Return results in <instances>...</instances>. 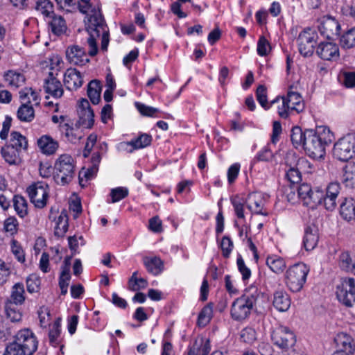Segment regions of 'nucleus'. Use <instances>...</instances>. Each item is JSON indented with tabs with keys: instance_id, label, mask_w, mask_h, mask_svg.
<instances>
[{
	"instance_id": "f257e3e1",
	"label": "nucleus",
	"mask_w": 355,
	"mask_h": 355,
	"mask_svg": "<svg viewBox=\"0 0 355 355\" xmlns=\"http://www.w3.org/2000/svg\"><path fill=\"white\" fill-rule=\"evenodd\" d=\"M333 139V133L329 128L320 127L316 131L308 130L303 148L309 157L319 159L324 157L325 148Z\"/></svg>"
},
{
	"instance_id": "f03ea898",
	"label": "nucleus",
	"mask_w": 355,
	"mask_h": 355,
	"mask_svg": "<svg viewBox=\"0 0 355 355\" xmlns=\"http://www.w3.org/2000/svg\"><path fill=\"white\" fill-rule=\"evenodd\" d=\"M54 168L55 179L58 184L64 185L70 182L75 174L74 160L68 154L61 155L55 161Z\"/></svg>"
},
{
	"instance_id": "7ed1b4c3",
	"label": "nucleus",
	"mask_w": 355,
	"mask_h": 355,
	"mask_svg": "<svg viewBox=\"0 0 355 355\" xmlns=\"http://www.w3.org/2000/svg\"><path fill=\"white\" fill-rule=\"evenodd\" d=\"M309 269L304 263H297L290 267L286 272V284L292 292H298L306 282Z\"/></svg>"
},
{
	"instance_id": "20e7f679",
	"label": "nucleus",
	"mask_w": 355,
	"mask_h": 355,
	"mask_svg": "<svg viewBox=\"0 0 355 355\" xmlns=\"http://www.w3.org/2000/svg\"><path fill=\"white\" fill-rule=\"evenodd\" d=\"M334 155L342 162H347L355 156L354 134H347L343 137L334 146Z\"/></svg>"
},
{
	"instance_id": "39448f33",
	"label": "nucleus",
	"mask_w": 355,
	"mask_h": 355,
	"mask_svg": "<svg viewBox=\"0 0 355 355\" xmlns=\"http://www.w3.org/2000/svg\"><path fill=\"white\" fill-rule=\"evenodd\" d=\"M336 294L338 301L347 307L355 304V280L347 277L341 279L336 286Z\"/></svg>"
},
{
	"instance_id": "423d86ee",
	"label": "nucleus",
	"mask_w": 355,
	"mask_h": 355,
	"mask_svg": "<svg viewBox=\"0 0 355 355\" xmlns=\"http://www.w3.org/2000/svg\"><path fill=\"white\" fill-rule=\"evenodd\" d=\"M318 39V34L314 30L306 28L301 32L297 39L300 53L304 57L312 55Z\"/></svg>"
},
{
	"instance_id": "0eeeda50",
	"label": "nucleus",
	"mask_w": 355,
	"mask_h": 355,
	"mask_svg": "<svg viewBox=\"0 0 355 355\" xmlns=\"http://www.w3.org/2000/svg\"><path fill=\"white\" fill-rule=\"evenodd\" d=\"M31 202L35 207L44 208L49 198V187L44 182H37L32 184L27 188Z\"/></svg>"
},
{
	"instance_id": "6e6552de",
	"label": "nucleus",
	"mask_w": 355,
	"mask_h": 355,
	"mask_svg": "<svg viewBox=\"0 0 355 355\" xmlns=\"http://www.w3.org/2000/svg\"><path fill=\"white\" fill-rule=\"evenodd\" d=\"M297 193L304 205L306 206L314 207L318 205H322L323 190L319 187L312 189L309 184L304 183L297 187Z\"/></svg>"
},
{
	"instance_id": "1a4fd4ad",
	"label": "nucleus",
	"mask_w": 355,
	"mask_h": 355,
	"mask_svg": "<svg viewBox=\"0 0 355 355\" xmlns=\"http://www.w3.org/2000/svg\"><path fill=\"white\" fill-rule=\"evenodd\" d=\"M271 339L276 346L282 349H288L294 346L296 338L288 327L279 326L272 332Z\"/></svg>"
},
{
	"instance_id": "9d476101",
	"label": "nucleus",
	"mask_w": 355,
	"mask_h": 355,
	"mask_svg": "<svg viewBox=\"0 0 355 355\" xmlns=\"http://www.w3.org/2000/svg\"><path fill=\"white\" fill-rule=\"evenodd\" d=\"M27 355H32L37 349V340L34 334L28 329L18 331L14 340Z\"/></svg>"
},
{
	"instance_id": "9b49d317",
	"label": "nucleus",
	"mask_w": 355,
	"mask_h": 355,
	"mask_svg": "<svg viewBox=\"0 0 355 355\" xmlns=\"http://www.w3.org/2000/svg\"><path fill=\"white\" fill-rule=\"evenodd\" d=\"M77 112L78 115L77 124L85 128H91L94 123V114L87 99L83 98L80 101Z\"/></svg>"
},
{
	"instance_id": "f8f14e48",
	"label": "nucleus",
	"mask_w": 355,
	"mask_h": 355,
	"mask_svg": "<svg viewBox=\"0 0 355 355\" xmlns=\"http://www.w3.org/2000/svg\"><path fill=\"white\" fill-rule=\"evenodd\" d=\"M318 29L327 40H334L339 35L340 26L338 21L331 17H324L318 26Z\"/></svg>"
},
{
	"instance_id": "ddd939ff",
	"label": "nucleus",
	"mask_w": 355,
	"mask_h": 355,
	"mask_svg": "<svg viewBox=\"0 0 355 355\" xmlns=\"http://www.w3.org/2000/svg\"><path fill=\"white\" fill-rule=\"evenodd\" d=\"M340 191V185L337 182H331L326 188V193H323L322 204L327 210L332 211L336 207V199Z\"/></svg>"
},
{
	"instance_id": "4468645a",
	"label": "nucleus",
	"mask_w": 355,
	"mask_h": 355,
	"mask_svg": "<svg viewBox=\"0 0 355 355\" xmlns=\"http://www.w3.org/2000/svg\"><path fill=\"white\" fill-rule=\"evenodd\" d=\"M152 137L148 134H141L137 139L130 141L121 142L119 144L118 148L120 150H125L128 153H132L136 149L143 148L151 144Z\"/></svg>"
},
{
	"instance_id": "2eb2a0df",
	"label": "nucleus",
	"mask_w": 355,
	"mask_h": 355,
	"mask_svg": "<svg viewBox=\"0 0 355 355\" xmlns=\"http://www.w3.org/2000/svg\"><path fill=\"white\" fill-rule=\"evenodd\" d=\"M316 53L325 60H334L339 58V49L336 44L331 42H323L318 44Z\"/></svg>"
},
{
	"instance_id": "dca6fc26",
	"label": "nucleus",
	"mask_w": 355,
	"mask_h": 355,
	"mask_svg": "<svg viewBox=\"0 0 355 355\" xmlns=\"http://www.w3.org/2000/svg\"><path fill=\"white\" fill-rule=\"evenodd\" d=\"M252 309L240 297L236 299L232 304L231 316L235 320H243L248 317Z\"/></svg>"
},
{
	"instance_id": "f3484780",
	"label": "nucleus",
	"mask_w": 355,
	"mask_h": 355,
	"mask_svg": "<svg viewBox=\"0 0 355 355\" xmlns=\"http://www.w3.org/2000/svg\"><path fill=\"white\" fill-rule=\"evenodd\" d=\"M66 56L69 62L75 65L83 66L89 62L85 50L77 45L69 47L66 51Z\"/></svg>"
},
{
	"instance_id": "a211bd4d",
	"label": "nucleus",
	"mask_w": 355,
	"mask_h": 355,
	"mask_svg": "<svg viewBox=\"0 0 355 355\" xmlns=\"http://www.w3.org/2000/svg\"><path fill=\"white\" fill-rule=\"evenodd\" d=\"M245 203L251 212L257 214L267 215V213L263 211L265 200L261 193L257 192L250 193Z\"/></svg>"
},
{
	"instance_id": "6ab92c4d",
	"label": "nucleus",
	"mask_w": 355,
	"mask_h": 355,
	"mask_svg": "<svg viewBox=\"0 0 355 355\" xmlns=\"http://www.w3.org/2000/svg\"><path fill=\"white\" fill-rule=\"evenodd\" d=\"M334 342L338 348L337 351H342L347 354H352L355 351V343L353 338L347 334L340 332L338 334Z\"/></svg>"
},
{
	"instance_id": "aec40b11",
	"label": "nucleus",
	"mask_w": 355,
	"mask_h": 355,
	"mask_svg": "<svg viewBox=\"0 0 355 355\" xmlns=\"http://www.w3.org/2000/svg\"><path fill=\"white\" fill-rule=\"evenodd\" d=\"M37 144L40 151L46 155H52L59 148V143L48 135H42L37 139Z\"/></svg>"
},
{
	"instance_id": "412c9836",
	"label": "nucleus",
	"mask_w": 355,
	"mask_h": 355,
	"mask_svg": "<svg viewBox=\"0 0 355 355\" xmlns=\"http://www.w3.org/2000/svg\"><path fill=\"white\" fill-rule=\"evenodd\" d=\"M83 83L81 74L76 69H68L64 73V84L69 90H76Z\"/></svg>"
},
{
	"instance_id": "4be33fe9",
	"label": "nucleus",
	"mask_w": 355,
	"mask_h": 355,
	"mask_svg": "<svg viewBox=\"0 0 355 355\" xmlns=\"http://www.w3.org/2000/svg\"><path fill=\"white\" fill-rule=\"evenodd\" d=\"M91 12L92 14L88 17V31L95 33L98 37L101 30H105L104 20L99 10H92Z\"/></svg>"
},
{
	"instance_id": "5701e85b",
	"label": "nucleus",
	"mask_w": 355,
	"mask_h": 355,
	"mask_svg": "<svg viewBox=\"0 0 355 355\" xmlns=\"http://www.w3.org/2000/svg\"><path fill=\"white\" fill-rule=\"evenodd\" d=\"M44 89L46 93L54 98H60L63 94V89L61 83L53 76L51 72L49 77L44 80Z\"/></svg>"
},
{
	"instance_id": "b1692460",
	"label": "nucleus",
	"mask_w": 355,
	"mask_h": 355,
	"mask_svg": "<svg viewBox=\"0 0 355 355\" xmlns=\"http://www.w3.org/2000/svg\"><path fill=\"white\" fill-rule=\"evenodd\" d=\"M319 241L318 229L315 225H311L306 228L303 244L306 250H313L318 245Z\"/></svg>"
},
{
	"instance_id": "393cba45",
	"label": "nucleus",
	"mask_w": 355,
	"mask_h": 355,
	"mask_svg": "<svg viewBox=\"0 0 355 355\" xmlns=\"http://www.w3.org/2000/svg\"><path fill=\"white\" fill-rule=\"evenodd\" d=\"M293 87H290L287 96L284 99L286 101L287 107L291 110H295L297 112L302 111L304 107V103L302 96L297 92L292 90Z\"/></svg>"
},
{
	"instance_id": "a878e982",
	"label": "nucleus",
	"mask_w": 355,
	"mask_h": 355,
	"mask_svg": "<svg viewBox=\"0 0 355 355\" xmlns=\"http://www.w3.org/2000/svg\"><path fill=\"white\" fill-rule=\"evenodd\" d=\"M272 304L274 307L281 312L286 311L291 306V299L286 291H277L274 293Z\"/></svg>"
},
{
	"instance_id": "bb28decb",
	"label": "nucleus",
	"mask_w": 355,
	"mask_h": 355,
	"mask_svg": "<svg viewBox=\"0 0 355 355\" xmlns=\"http://www.w3.org/2000/svg\"><path fill=\"white\" fill-rule=\"evenodd\" d=\"M340 214L347 221L355 218V200L353 198H344L340 205Z\"/></svg>"
},
{
	"instance_id": "cd10ccee",
	"label": "nucleus",
	"mask_w": 355,
	"mask_h": 355,
	"mask_svg": "<svg viewBox=\"0 0 355 355\" xmlns=\"http://www.w3.org/2000/svg\"><path fill=\"white\" fill-rule=\"evenodd\" d=\"M20 153L9 144L5 145L1 150V156L9 164H17L20 162Z\"/></svg>"
},
{
	"instance_id": "c85d7f7f",
	"label": "nucleus",
	"mask_w": 355,
	"mask_h": 355,
	"mask_svg": "<svg viewBox=\"0 0 355 355\" xmlns=\"http://www.w3.org/2000/svg\"><path fill=\"white\" fill-rule=\"evenodd\" d=\"M30 101L22 102L17 112V119L22 122H31L35 118V111Z\"/></svg>"
},
{
	"instance_id": "c756f323",
	"label": "nucleus",
	"mask_w": 355,
	"mask_h": 355,
	"mask_svg": "<svg viewBox=\"0 0 355 355\" xmlns=\"http://www.w3.org/2000/svg\"><path fill=\"white\" fill-rule=\"evenodd\" d=\"M49 24L51 32L55 35H61L67 31V26L66 21L60 15H53Z\"/></svg>"
},
{
	"instance_id": "7c9ffc66",
	"label": "nucleus",
	"mask_w": 355,
	"mask_h": 355,
	"mask_svg": "<svg viewBox=\"0 0 355 355\" xmlns=\"http://www.w3.org/2000/svg\"><path fill=\"white\" fill-rule=\"evenodd\" d=\"M60 132L64 135L67 140L71 143H76L82 138L78 128L71 126L68 123H61L59 125Z\"/></svg>"
},
{
	"instance_id": "2f4dec72",
	"label": "nucleus",
	"mask_w": 355,
	"mask_h": 355,
	"mask_svg": "<svg viewBox=\"0 0 355 355\" xmlns=\"http://www.w3.org/2000/svg\"><path fill=\"white\" fill-rule=\"evenodd\" d=\"M101 85L100 81L93 80L87 85V96L92 103L96 105L101 100Z\"/></svg>"
},
{
	"instance_id": "473e14b6",
	"label": "nucleus",
	"mask_w": 355,
	"mask_h": 355,
	"mask_svg": "<svg viewBox=\"0 0 355 355\" xmlns=\"http://www.w3.org/2000/svg\"><path fill=\"white\" fill-rule=\"evenodd\" d=\"M261 297L262 293L254 286H250L246 288L244 294L241 296L252 308L257 304L258 300Z\"/></svg>"
},
{
	"instance_id": "72a5a7b5",
	"label": "nucleus",
	"mask_w": 355,
	"mask_h": 355,
	"mask_svg": "<svg viewBox=\"0 0 355 355\" xmlns=\"http://www.w3.org/2000/svg\"><path fill=\"white\" fill-rule=\"evenodd\" d=\"M144 263L147 270L154 275H159L163 270L164 264L159 257H146L144 259Z\"/></svg>"
},
{
	"instance_id": "f704fd0d",
	"label": "nucleus",
	"mask_w": 355,
	"mask_h": 355,
	"mask_svg": "<svg viewBox=\"0 0 355 355\" xmlns=\"http://www.w3.org/2000/svg\"><path fill=\"white\" fill-rule=\"evenodd\" d=\"M266 264L275 273H282L286 268L284 260L277 255L269 256L266 259Z\"/></svg>"
},
{
	"instance_id": "c9c22d12",
	"label": "nucleus",
	"mask_w": 355,
	"mask_h": 355,
	"mask_svg": "<svg viewBox=\"0 0 355 355\" xmlns=\"http://www.w3.org/2000/svg\"><path fill=\"white\" fill-rule=\"evenodd\" d=\"M101 160V156L99 153H94L90 160V166L87 168L86 171H84V177L86 180H90L93 177H94L98 171V166Z\"/></svg>"
},
{
	"instance_id": "e433bc0d",
	"label": "nucleus",
	"mask_w": 355,
	"mask_h": 355,
	"mask_svg": "<svg viewBox=\"0 0 355 355\" xmlns=\"http://www.w3.org/2000/svg\"><path fill=\"white\" fill-rule=\"evenodd\" d=\"M19 151L26 150L28 147L26 138L18 132H12L10 135V139L8 144Z\"/></svg>"
},
{
	"instance_id": "4c0bfd02",
	"label": "nucleus",
	"mask_w": 355,
	"mask_h": 355,
	"mask_svg": "<svg viewBox=\"0 0 355 355\" xmlns=\"http://www.w3.org/2000/svg\"><path fill=\"white\" fill-rule=\"evenodd\" d=\"M343 182L347 187H355V163H349L345 166Z\"/></svg>"
},
{
	"instance_id": "58836bf2",
	"label": "nucleus",
	"mask_w": 355,
	"mask_h": 355,
	"mask_svg": "<svg viewBox=\"0 0 355 355\" xmlns=\"http://www.w3.org/2000/svg\"><path fill=\"white\" fill-rule=\"evenodd\" d=\"M68 230V216L65 211H62L58 218L54 234L58 237H62Z\"/></svg>"
},
{
	"instance_id": "ea45409f",
	"label": "nucleus",
	"mask_w": 355,
	"mask_h": 355,
	"mask_svg": "<svg viewBox=\"0 0 355 355\" xmlns=\"http://www.w3.org/2000/svg\"><path fill=\"white\" fill-rule=\"evenodd\" d=\"M24 293L23 284H15L12 287L10 298L7 302H12L17 305L23 304L25 300Z\"/></svg>"
},
{
	"instance_id": "a19ab883",
	"label": "nucleus",
	"mask_w": 355,
	"mask_h": 355,
	"mask_svg": "<svg viewBox=\"0 0 355 355\" xmlns=\"http://www.w3.org/2000/svg\"><path fill=\"white\" fill-rule=\"evenodd\" d=\"M61 334V318H58L53 324L50 326L49 338L50 343L55 347L58 345V338Z\"/></svg>"
},
{
	"instance_id": "79ce46f5",
	"label": "nucleus",
	"mask_w": 355,
	"mask_h": 355,
	"mask_svg": "<svg viewBox=\"0 0 355 355\" xmlns=\"http://www.w3.org/2000/svg\"><path fill=\"white\" fill-rule=\"evenodd\" d=\"M5 80L8 84L15 88L24 85L25 78L23 74L14 71H8L4 76Z\"/></svg>"
},
{
	"instance_id": "37998d69",
	"label": "nucleus",
	"mask_w": 355,
	"mask_h": 355,
	"mask_svg": "<svg viewBox=\"0 0 355 355\" xmlns=\"http://www.w3.org/2000/svg\"><path fill=\"white\" fill-rule=\"evenodd\" d=\"M13 205L17 214L21 218L28 214V203L21 196L16 195L13 198Z\"/></svg>"
},
{
	"instance_id": "c03bdc74",
	"label": "nucleus",
	"mask_w": 355,
	"mask_h": 355,
	"mask_svg": "<svg viewBox=\"0 0 355 355\" xmlns=\"http://www.w3.org/2000/svg\"><path fill=\"white\" fill-rule=\"evenodd\" d=\"M339 266L343 270L353 273L355 268V262L348 252H345L340 255Z\"/></svg>"
},
{
	"instance_id": "a18cd8bd",
	"label": "nucleus",
	"mask_w": 355,
	"mask_h": 355,
	"mask_svg": "<svg viewBox=\"0 0 355 355\" xmlns=\"http://www.w3.org/2000/svg\"><path fill=\"white\" fill-rule=\"evenodd\" d=\"M6 316L11 322H19L21 320V313L17 309V305L12 302H7L5 305Z\"/></svg>"
},
{
	"instance_id": "49530a36",
	"label": "nucleus",
	"mask_w": 355,
	"mask_h": 355,
	"mask_svg": "<svg viewBox=\"0 0 355 355\" xmlns=\"http://www.w3.org/2000/svg\"><path fill=\"white\" fill-rule=\"evenodd\" d=\"M342 48L351 49L355 46V27L346 31L340 39Z\"/></svg>"
},
{
	"instance_id": "de8ad7c7",
	"label": "nucleus",
	"mask_w": 355,
	"mask_h": 355,
	"mask_svg": "<svg viewBox=\"0 0 355 355\" xmlns=\"http://www.w3.org/2000/svg\"><path fill=\"white\" fill-rule=\"evenodd\" d=\"M305 137H306V130L303 132L302 130L298 126L294 127L292 129L291 139L295 148H297L301 145L304 146L305 143Z\"/></svg>"
},
{
	"instance_id": "09e8293b",
	"label": "nucleus",
	"mask_w": 355,
	"mask_h": 355,
	"mask_svg": "<svg viewBox=\"0 0 355 355\" xmlns=\"http://www.w3.org/2000/svg\"><path fill=\"white\" fill-rule=\"evenodd\" d=\"M19 98L22 102L30 101L28 105L34 103L37 105L40 103L39 97L37 93L32 88H24L19 92Z\"/></svg>"
},
{
	"instance_id": "8fccbe9b",
	"label": "nucleus",
	"mask_w": 355,
	"mask_h": 355,
	"mask_svg": "<svg viewBox=\"0 0 355 355\" xmlns=\"http://www.w3.org/2000/svg\"><path fill=\"white\" fill-rule=\"evenodd\" d=\"M213 315V306L211 304L206 305L198 315V323L200 326H205L209 322Z\"/></svg>"
},
{
	"instance_id": "3c124183",
	"label": "nucleus",
	"mask_w": 355,
	"mask_h": 355,
	"mask_svg": "<svg viewBox=\"0 0 355 355\" xmlns=\"http://www.w3.org/2000/svg\"><path fill=\"white\" fill-rule=\"evenodd\" d=\"M275 104H278L277 107L279 116L286 119L288 116V111L291 110V108L287 107L288 104L284 98L277 96L276 98L270 101V107Z\"/></svg>"
},
{
	"instance_id": "603ef678",
	"label": "nucleus",
	"mask_w": 355,
	"mask_h": 355,
	"mask_svg": "<svg viewBox=\"0 0 355 355\" xmlns=\"http://www.w3.org/2000/svg\"><path fill=\"white\" fill-rule=\"evenodd\" d=\"M18 226V221L14 216L8 217L3 223V230L10 236H13L17 233Z\"/></svg>"
},
{
	"instance_id": "864d4df0",
	"label": "nucleus",
	"mask_w": 355,
	"mask_h": 355,
	"mask_svg": "<svg viewBox=\"0 0 355 355\" xmlns=\"http://www.w3.org/2000/svg\"><path fill=\"white\" fill-rule=\"evenodd\" d=\"M35 9L44 16H50L53 13V6L49 0H39L36 3Z\"/></svg>"
},
{
	"instance_id": "5fc2aeb1",
	"label": "nucleus",
	"mask_w": 355,
	"mask_h": 355,
	"mask_svg": "<svg viewBox=\"0 0 355 355\" xmlns=\"http://www.w3.org/2000/svg\"><path fill=\"white\" fill-rule=\"evenodd\" d=\"M257 99L260 105L265 109L268 110L270 107V102L267 101L266 88L263 85H259L256 91Z\"/></svg>"
},
{
	"instance_id": "6e6d98bb",
	"label": "nucleus",
	"mask_w": 355,
	"mask_h": 355,
	"mask_svg": "<svg viewBox=\"0 0 355 355\" xmlns=\"http://www.w3.org/2000/svg\"><path fill=\"white\" fill-rule=\"evenodd\" d=\"M241 340L246 343L251 344L257 338L255 330L252 327H245L240 333Z\"/></svg>"
},
{
	"instance_id": "4d7b16f0",
	"label": "nucleus",
	"mask_w": 355,
	"mask_h": 355,
	"mask_svg": "<svg viewBox=\"0 0 355 355\" xmlns=\"http://www.w3.org/2000/svg\"><path fill=\"white\" fill-rule=\"evenodd\" d=\"M128 196V189L125 187H117L112 189L110 192L112 198L111 202L115 203L121 200L126 198Z\"/></svg>"
},
{
	"instance_id": "13d9d810",
	"label": "nucleus",
	"mask_w": 355,
	"mask_h": 355,
	"mask_svg": "<svg viewBox=\"0 0 355 355\" xmlns=\"http://www.w3.org/2000/svg\"><path fill=\"white\" fill-rule=\"evenodd\" d=\"M255 159L260 162H272L275 160V155L268 146H266L257 153Z\"/></svg>"
},
{
	"instance_id": "bf43d9fd",
	"label": "nucleus",
	"mask_w": 355,
	"mask_h": 355,
	"mask_svg": "<svg viewBox=\"0 0 355 355\" xmlns=\"http://www.w3.org/2000/svg\"><path fill=\"white\" fill-rule=\"evenodd\" d=\"M40 279L35 275H31L26 279L27 291L31 293H36L39 291Z\"/></svg>"
},
{
	"instance_id": "052dcab7",
	"label": "nucleus",
	"mask_w": 355,
	"mask_h": 355,
	"mask_svg": "<svg viewBox=\"0 0 355 355\" xmlns=\"http://www.w3.org/2000/svg\"><path fill=\"white\" fill-rule=\"evenodd\" d=\"M135 106L141 115L146 116H155L159 112L157 108L146 105L143 103H136Z\"/></svg>"
},
{
	"instance_id": "680f3d73",
	"label": "nucleus",
	"mask_w": 355,
	"mask_h": 355,
	"mask_svg": "<svg viewBox=\"0 0 355 355\" xmlns=\"http://www.w3.org/2000/svg\"><path fill=\"white\" fill-rule=\"evenodd\" d=\"M3 355H27L22 348L14 340L5 349Z\"/></svg>"
},
{
	"instance_id": "e2e57ef3",
	"label": "nucleus",
	"mask_w": 355,
	"mask_h": 355,
	"mask_svg": "<svg viewBox=\"0 0 355 355\" xmlns=\"http://www.w3.org/2000/svg\"><path fill=\"white\" fill-rule=\"evenodd\" d=\"M235 214L239 218H244L243 205L245 202L236 196L231 199Z\"/></svg>"
},
{
	"instance_id": "0e129e2a",
	"label": "nucleus",
	"mask_w": 355,
	"mask_h": 355,
	"mask_svg": "<svg viewBox=\"0 0 355 355\" xmlns=\"http://www.w3.org/2000/svg\"><path fill=\"white\" fill-rule=\"evenodd\" d=\"M270 51V46L265 37H260L257 43V53L261 56L266 55Z\"/></svg>"
},
{
	"instance_id": "69168bd1",
	"label": "nucleus",
	"mask_w": 355,
	"mask_h": 355,
	"mask_svg": "<svg viewBox=\"0 0 355 355\" xmlns=\"http://www.w3.org/2000/svg\"><path fill=\"white\" fill-rule=\"evenodd\" d=\"M220 248L223 252V257L225 258L229 257L233 249V243L228 236H224L222 239Z\"/></svg>"
},
{
	"instance_id": "338daca9",
	"label": "nucleus",
	"mask_w": 355,
	"mask_h": 355,
	"mask_svg": "<svg viewBox=\"0 0 355 355\" xmlns=\"http://www.w3.org/2000/svg\"><path fill=\"white\" fill-rule=\"evenodd\" d=\"M286 177L291 183H298L301 180V173L298 167H290L286 172Z\"/></svg>"
},
{
	"instance_id": "774afa93",
	"label": "nucleus",
	"mask_w": 355,
	"mask_h": 355,
	"mask_svg": "<svg viewBox=\"0 0 355 355\" xmlns=\"http://www.w3.org/2000/svg\"><path fill=\"white\" fill-rule=\"evenodd\" d=\"M237 266L239 272L242 275V279L243 281L248 280L251 276V271L250 268L245 266L244 261L241 257H239L237 259Z\"/></svg>"
}]
</instances>
